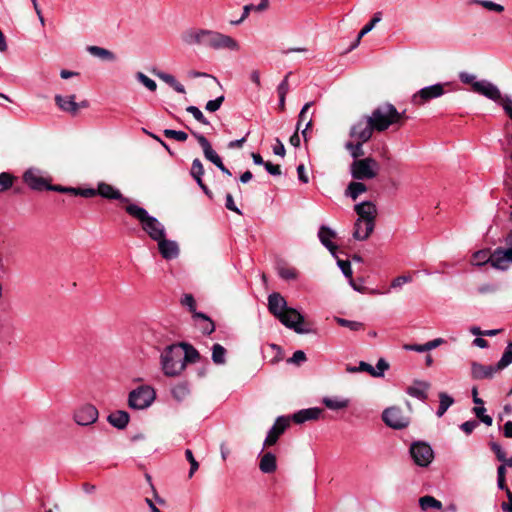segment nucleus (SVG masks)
Instances as JSON below:
<instances>
[{
	"label": "nucleus",
	"mask_w": 512,
	"mask_h": 512,
	"mask_svg": "<svg viewBox=\"0 0 512 512\" xmlns=\"http://www.w3.org/2000/svg\"><path fill=\"white\" fill-rule=\"evenodd\" d=\"M181 40L186 45H203L214 50L238 51L239 43L231 36L217 31L190 28L181 34Z\"/></svg>",
	"instance_id": "obj_1"
},
{
	"label": "nucleus",
	"mask_w": 512,
	"mask_h": 512,
	"mask_svg": "<svg viewBox=\"0 0 512 512\" xmlns=\"http://www.w3.org/2000/svg\"><path fill=\"white\" fill-rule=\"evenodd\" d=\"M268 310L285 327L293 329L296 333H307L303 328L304 316L296 309L288 307L285 298L278 292L268 296Z\"/></svg>",
	"instance_id": "obj_2"
},
{
	"label": "nucleus",
	"mask_w": 512,
	"mask_h": 512,
	"mask_svg": "<svg viewBox=\"0 0 512 512\" xmlns=\"http://www.w3.org/2000/svg\"><path fill=\"white\" fill-rule=\"evenodd\" d=\"M369 116L374 124V128H376V132L386 131L391 126L398 129L404 125L408 118L405 111L399 112L391 103L379 105Z\"/></svg>",
	"instance_id": "obj_3"
},
{
	"label": "nucleus",
	"mask_w": 512,
	"mask_h": 512,
	"mask_svg": "<svg viewBox=\"0 0 512 512\" xmlns=\"http://www.w3.org/2000/svg\"><path fill=\"white\" fill-rule=\"evenodd\" d=\"M354 209L358 215V219L354 225L353 237L356 240L363 241L366 240L374 230L377 208L374 203L365 201L356 204Z\"/></svg>",
	"instance_id": "obj_4"
},
{
	"label": "nucleus",
	"mask_w": 512,
	"mask_h": 512,
	"mask_svg": "<svg viewBox=\"0 0 512 512\" xmlns=\"http://www.w3.org/2000/svg\"><path fill=\"white\" fill-rule=\"evenodd\" d=\"M126 212L137 219L142 230L154 241L160 240L166 236L164 225L156 218L149 215L148 211L136 204H128L125 207Z\"/></svg>",
	"instance_id": "obj_5"
},
{
	"label": "nucleus",
	"mask_w": 512,
	"mask_h": 512,
	"mask_svg": "<svg viewBox=\"0 0 512 512\" xmlns=\"http://www.w3.org/2000/svg\"><path fill=\"white\" fill-rule=\"evenodd\" d=\"M182 354H184L183 348L179 344L169 345L163 350L160 361L166 376L174 377L184 370Z\"/></svg>",
	"instance_id": "obj_6"
},
{
	"label": "nucleus",
	"mask_w": 512,
	"mask_h": 512,
	"mask_svg": "<svg viewBox=\"0 0 512 512\" xmlns=\"http://www.w3.org/2000/svg\"><path fill=\"white\" fill-rule=\"evenodd\" d=\"M379 163L372 157L354 160L350 166L351 176L356 180L373 179L378 175Z\"/></svg>",
	"instance_id": "obj_7"
},
{
	"label": "nucleus",
	"mask_w": 512,
	"mask_h": 512,
	"mask_svg": "<svg viewBox=\"0 0 512 512\" xmlns=\"http://www.w3.org/2000/svg\"><path fill=\"white\" fill-rule=\"evenodd\" d=\"M155 398L156 392L151 386L141 385L129 393L128 406L135 410L146 409L154 402Z\"/></svg>",
	"instance_id": "obj_8"
},
{
	"label": "nucleus",
	"mask_w": 512,
	"mask_h": 512,
	"mask_svg": "<svg viewBox=\"0 0 512 512\" xmlns=\"http://www.w3.org/2000/svg\"><path fill=\"white\" fill-rule=\"evenodd\" d=\"M374 131H376V128H374V124L370 116L365 115L351 126L349 136L354 140L368 142Z\"/></svg>",
	"instance_id": "obj_9"
},
{
	"label": "nucleus",
	"mask_w": 512,
	"mask_h": 512,
	"mask_svg": "<svg viewBox=\"0 0 512 512\" xmlns=\"http://www.w3.org/2000/svg\"><path fill=\"white\" fill-rule=\"evenodd\" d=\"M24 183L32 190H46L51 179L46 173L38 168H29L23 174Z\"/></svg>",
	"instance_id": "obj_10"
},
{
	"label": "nucleus",
	"mask_w": 512,
	"mask_h": 512,
	"mask_svg": "<svg viewBox=\"0 0 512 512\" xmlns=\"http://www.w3.org/2000/svg\"><path fill=\"white\" fill-rule=\"evenodd\" d=\"M385 424L393 429H403L409 425L410 419L399 407L385 409L382 414Z\"/></svg>",
	"instance_id": "obj_11"
},
{
	"label": "nucleus",
	"mask_w": 512,
	"mask_h": 512,
	"mask_svg": "<svg viewBox=\"0 0 512 512\" xmlns=\"http://www.w3.org/2000/svg\"><path fill=\"white\" fill-rule=\"evenodd\" d=\"M410 454L415 464L421 467H427L434 458L432 448L425 442L413 443L410 447Z\"/></svg>",
	"instance_id": "obj_12"
},
{
	"label": "nucleus",
	"mask_w": 512,
	"mask_h": 512,
	"mask_svg": "<svg viewBox=\"0 0 512 512\" xmlns=\"http://www.w3.org/2000/svg\"><path fill=\"white\" fill-rule=\"evenodd\" d=\"M444 87L445 84L441 83L424 87L412 96L411 102L416 106H421L432 99L439 98L445 93Z\"/></svg>",
	"instance_id": "obj_13"
},
{
	"label": "nucleus",
	"mask_w": 512,
	"mask_h": 512,
	"mask_svg": "<svg viewBox=\"0 0 512 512\" xmlns=\"http://www.w3.org/2000/svg\"><path fill=\"white\" fill-rule=\"evenodd\" d=\"M290 424V419L285 416H279L274 425L268 431V434L264 440V447H269L277 443L279 437L285 432Z\"/></svg>",
	"instance_id": "obj_14"
},
{
	"label": "nucleus",
	"mask_w": 512,
	"mask_h": 512,
	"mask_svg": "<svg viewBox=\"0 0 512 512\" xmlns=\"http://www.w3.org/2000/svg\"><path fill=\"white\" fill-rule=\"evenodd\" d=\"M98 419V410L91 404H85L74 412V420L78 425L88 426Z\"/></svg>",
	"instance_id": "obj_15"
},
{
	"label": "nucleus",
	"mask_w": 512,
	"mask_h": 512,
	"mask_svg": "<svg viewBox=\"0 0 512 512\" xmlns=\"http://www.w3.org/2000/svg\"><path fill=\"white\" fill-rule=\"evenodd\" d=\"M489 259L492 267L506 270L512 264V250L498 247L489 255Z\"/></svg>",
	"instance_id": "obj_16"
},
{
	"label": "nucleus",
	"mask_w": 512,
	"mask_h": 512,
	"mask_svg": "<svg viewBox=\"0 0 512 512\" xmlns=\"http://www.w3.org/2000/svg\"><path fill=\"white\" fill-rule=\"evenodd\" d=\"M473 92L495 102L500 101L502 96L498 87L487 80H479L477 83H475Z\"/></svg>",
	"instance_id": "obj_17"
},
{
	"label": "nucleus",
	"mask_w": 512,
	"mask_h": 512,
	"mask_svg": "<svg viewBox=\"0 0 512 512\" xmlns=\"http://www.w3.org/2000/svg\"><path fill=\"white\" fill-rule=\"evenodd\" d=\"M498 371L496 365H483L478 362L471 364V376L475 380L491 379Z\"/></svg>",
	"instance_id": "obj_18"
},
{
	"label": "nucleus",
	"mask_w": 512,
	"mask_h": 512,
	"mask_svg": "<svg viewBox=\"0 0 512 512\" xmlns=\"http://www.w3.org/2000/svg\"><path fill=\"white\" fill-rule=\"evenodd\" d=\"M191 133L196 138L199 145L203 149V153H204V156L206 157V159L211 161L214 165H216V163L221 164L222 159L213 150V148H212L210 142L207 140V138L205 136H203L202 134H199L195 131H191Z\"/></svg>",
	"instance_id": "obj_19"
},
{
	"label": "nucleus",
	"mask_w": 512,
	"mask_h": 512,
	"mask_svg": "<svg viewBox=\"0 0 512 512\" xmlns=\"http://www.w3.org/2000/svg\"><path fill=\"white\" fill-rule=\"evenodd\" d=\"M156 242L158 243L159 252L164 259L171 260L179 255V247L175 241L167 240L163 237Z\"/></svg>",
	"instance_id": "obj_20"
},
{
	"label": "nucleus",
	"mask_w": 512,
	"mask_h": 512,
	"mask_svg": "<svg viewBox=\"0 0 512 512\" xmlns=\"http://www.w3.org/2000/svg\"><path fill=\"white\" fill-rule=\"evenodd\" d=\"M98 195L109 200H119L128 203L129 199L124 197L121 192L112 185L100 182L97 186Z\"/></svg>",
	"instance_id": "obj_21"
},
{
	"label": "nucleus",
	"mask_w": 512,
	"mask_h": 512,
	"mask_svg": "<svg viewBox=\"0 0 512 512\" xmlns=\"http://www.w3.org/2000/svg\"><path fill=\"white\" fill-rule=\"evenodd\" d=\"M322 412H323V410L318 407L302 409L293 414L292 420L297 424H302L309 420L319 419Z\"/></svg>",
	"instance_id": "obj_22"
},
{
	"label": "nucleus",
	"mask_w": 512,
	"mask_h": 512,
	"mask_svg": "<svg viewBox=\"0 0 512 512\" xmlns=\"http://www.w3.org/2000/svg\"><path fill=\"white\" fill-rule=\"evenodd\" d=\"M429 388L430 384L428 382L415 380L413 384L406 389V393L411 397L424 401L428 397L427 391Z\"/></svg>",
	"instance_id": "obj_23"
},
{
	"label": "nucleus",
	"mask_w": 512,
	"mask_h": 512,
	"mask_svg": "<svg viewBox=\"0 0 512 512\" xmlns=\"http://www.w3.org/2000/svg\"><path fill=\"white\" fill-rule=\"evenodd\" d=\"M320 242L334 255L337 246L332 242L336 237V233L327 226L322 225L318 232Z\"/></svg>",
	"instance_id": "obj_24"
},
{
	"label": "nucleus",
	"mask_w": 512,
	"mask_h": 512,
	"mask_svg": "<svg viewBox=\"0 0 512 512\" xmlns=\"http://www.w3.org/2000/svg\"><path fill=\"white\" fill-rule=\"evenodd\" d=\"M55 102L61 110L68 112L72 115H76L79 110V105H78V103L75 102L74 95H71L68 97L56 95Z\"/></svg>",
	"instance_id": "obj_25"
},
{
	"label": "nucleus",
	"mask_w": 512,
	"mask_h": 512,
	"mask_svg": "<svg viewBox=\"0 0 512 512\" xmlns=\"http://www.w3.org/2000/svg\"><path fill=\"white\" fill-rule=\"evenodd\" d=\"M193 320L203 334H211L215 330L214 322L204 313L194 312Z\"/></svg>",
	"instance_id": "obj_26"
},
{
	"label": "nucleus",
	"mask_w": 512,
	"mask_h": 512,
	"mask_svg": "<svg viewBox=\"0 0 512 512\" xmlns=\"http://www.w3.org/2000/svg\"><path fill=\"white\" fill-rule=\"evenodd\" d=\"M107 420L112 426L118 429H124L129 422V414L126 411L117 410L112 412Z\"/></svg>",
	"instance_id": "obj_27"
},
{
	"label": "nucleus",
	"mask_w": 512,
	"mask_h": 512,
	"mask_svg": "<svg viewBox=\"0 0 512 512\" xmlns=\"http://www.w3.org/2000/svg\"><path fill=\"white\" fill-rule=\"evenodd\" d=\"M276 468V456L273 453L267 452L261 456L259 462V469L263 473H273L276 470Z\"/></svg>",
	"instance_id": "obj_28"
},
{
	"label": "nucleus",
	"mask_w": 512,
	"mask_h": 512,
	"mask_svg": "<svg viewBox=\"0 0 512 512\" xmlns=\"http://www.w3.org/2000/svg\"><path fill=\"white\" fill-rule=\"evenodd\" d=\"M154 74L160 80L164 81L166 84H168L170 87H172L176 92L182 93V94H184L186 92L185 87L181 83H179L173 75L162 72V71H154Z\"/></svg>",
	"instance_id": "obj_29"
},
{
	"label": "nucleus",
	"mask_w": 512,
	"mask_h": 512,
	"mask_svg": "<svg viewBox=\"0 0 512 512\" xmlns=\"http://www.w3.org/2000/svg\"><path fill=\"white\" fill-rule=\"evenodd\" d=\"M322 403L330 410H341L349 406V400L341 397H324Z\"/></svg>",
	"instance_id": "obj_30"
},
{
	"label": "nucleus",
	"mask_w": 512,
	"mask_h": 512,
	"mask_svg": "<svg viewBox=\"0 0 512 512\" xmlns=\"http://www.w3.org/2000/svg\"><path fill=\"white\" fill-rule=\"evenodd\" d=\"M182 348L184 354H182V360L184 363V368L187 363H195L198 361L200 355L198 351L191 345L187 343H178Z\"/></svg>",
	"instance_id": "obj_31"
},
{
	"label": "nucleus",
	"mask_w": 512,
	"mask_h": 512,
	"mask_svg": "<svg viewBox=\"0 0 512 512\" xmlns=\"http://www.w3.org/2000/svg\"><path fill=\"white\" fill-rule=\"evenodd\" d=\"M366 191L367 186L364 183L359 181H353L349 183L346 190V195L351 197L353 200H356L360 194Z\"/></svg>",
	"instance_id": "obj_32"
},
{
	"label": "nucleus",
	"mask_w": 512,
	"mask_h": 512,
	"mask_svg": "<svg viewBox=\"0 0 512 512\" xmlns=\"http://www.w3.org/2000/svg\"><path fill=\"white\" fill-rule=\"evenodd\" d=\"M364 143L365 142L355 140V142L348 141L345 144V148L350 152V154L354 158V160H360L359 158L364 155V150H363Z\"/></svg>",
	"instance_id": "obj_33"
},
{
	"label": "nucleus",
	"mask_w": 512,
	"mask_h": 512,
	"mask_svg": "<svg viewBox=\"0 0 512 512\" xmlns=\"http://www.w3.org/2000/svg\"><path fill=\"white\" fill-rule=\"evenodd\" d=\"M453 403L454 400L451 396H449L445 392L439 393V407L436 412V415L438 417H442Z\"/></svg>",
	"instance_id": "obj_34"
},
{
	"label": "nucleus",
	"mask_w": 512,
	"mask_h": 512,
	"mask_svg": "<svg viewBox=\"0 0 512 512\" xmlns=\"http://www.w3.org/2000/svg\"><path fill=\"white\" fill-rule=\"evenodd\" d=\"M88 51L91 55L103 60L114 61L116 58L113 52L99 46H89Z\"/></svg>",
	"instance_id": "obj_35"
},
{
	"label": "nucleus",
	"mask_w": 512,
	"mask_h": 512,
	"mask_svg": "<svg viewBox=\"0 0 512 512\" xmlns=\"http://www.w3.org/2000/svg\"><path fill=\"white\" fill-rule=\"evenodd\" d=\"M470 3L480 5L483 8H485L486 10L492 11L495 13H502L504 11L503 5L495 3L490 0H471Z\"/></svg>",
	"instance_id": "obj_36"
},
{
	"label": "nucleus",
	"mask_w": 512,
	"mask_h": 512,
	"mask_svg": "<svg viewBox=\"0 0 512 512\" xmlns=\"http://www.w3.org/2000/svg\"><path fill=\"white\" fill-rule=\"evenodd\" d=\"M419 505L423 510H427L430 508L439 510L442 508V503L439 500H437L434 497L429 496V495L421 497L419 499Z\"/></svg>",
	"instance_id": "obj_37"
},
{
	"label": "nucleus",
	"mask_w": 512,
	"mask_h": 512,
	"mask_svg": "<svg viewBox=\"0 0 512 512\" xmlns=\"http://www.w3.org/2000/svg\"><path fill=\"white\" fill-rule=\"evenodd\" d=\"M226 349L220 344H214L212 347V360L215 364L222 365L226 362Z\"/></svg>",
	"instance_id": "obj_38"
},
{
	"label": "nucleus",
	"mask_w": 512,
	"mask_h": 512,
	"mask_svg": "<svg viewBox=\"0 0 512 512\" xmlns=\"http://www.w3.org/2000/svg\"><path fill=\"white\" fill-rule=\"evenodd\" d=\"M136 79L141 83L143 84L148 90L154 92L156 91L157 89V84L156 82L149 78L148 76H146L144 73L142 72H137L136 73Z\"/></svg>",
	"instance_id": "obj_39"
},
{
	"label": "nucleus",
	"mask_w": 512,
	"mask_h": 512,
	"mask_svg": "<svg viewBox=\"0 0 512 512\" xmlns=\"http://www.w3.org/2000/svg\"><path fill=\"white\" fill-rule=\"evenodd\" d=\"M14 176L8 172L0 173V192L10 189L14 182Z\"/></svg>",
	"instance_id": "obj_40"
},
{
	"label": "nucleus",
	"mask_w": 512,
	"mask_h": 512,
	"mask_svg": "<svg viewBox=\"0 0 512 512\" xmlns=\"http://www.w3.org/2000/svg\"><path fill=\"white\" fill-rule=\"evenodd\" d=\"M190 174L195 179V181H198V179H202V176L204 175V168L201 161L198 158L193 160Z\"/></svg>",
	"instance_id": "obj_41"
},
{
	"label": "nucleus",
	"mask_w": 512,
	"mask_h": 512,
	"mask_svg": "<svg viewBox=\"0 0 512 512\" xmlns=\"http://www.w3.org/2000/svg\"><path fill=\"white\" fill-rule=\"evenodd\" d=\"M186 111L188 113H190L199 123H201L203 125H209L210 124L208 119L204 116V114L202 113V111L198 107H196V106H188L186 108Z\"/></svg>",
	"instance_id": "obj_42"
},
{
	"label": "nucleus",
	"mask_w": 512,
	"mask_h": 512,
	"mask_svg": "<svg viewBox=\"0 0 512 512\" xmlns=\"http://www.w3.org/2000/svg\"><path fill=\"white\" fill-rule=\"evenodd\" d=\"M473 411L476 417L480 419V421H482L484 424H486L487 426L492 425L493 419L491 416L486 414V409L484 408V406H476L474 407Z\"/></svg>",
	"instance_id": "obj_43"
},
{
	"label": "nucleus",
	"mask_w": 512,
	"mask_h": 512,
	"mask_svg": "<svg viewBox=\"0 0 512 512\" xmlns=\"http://www.w3.org/2000/svg\"><path fill=\"white\" fill-rule=\"evenodd\" d=\"M163 133L166 138L174 139L179 142H184L188 138L187 133L184 131L165 129Z\"/></svg>",
	"instance_id": "obj_44"
},
{
	"label": "nucleus",
	"mask_w": 512,
	"mask_h": 512,
	"mask_svg": "<svg viewBox=\"0 0 512 512\" xmlns=\"http://www.w3.org/2000/svg\"><path fill=\"white\" fill-rule=\"evenodd\" d=\"M336 322L340 326L347 327V328H349L352 331H358V330H361L363 328V324L361 322H358V321H351V320H347V319H344V318L337 317L336 318Z\"/></svg>",
	"instance_id": "obj_45"
},
{
	"label": "nucleus",
	"mask_w": 512,
	"mask_h": 512,
	"mask_svg": "<svg viewBox=\"0 0 512 512\" xmlns=\"http://www.w3.org/2000/svg\"><path fill=\"white\" fill-rule=\"evenodd\" d=\"M278 275L285 280H295L298 276V272L291 267H280L278 269Z\"/></svg>",
	"instance_id": "obj_46"
},
{
	"label": "nucleus",
	"mask_w": 512,
	"mask_h": 512,
	"mask_svg": "<svg viewBox=\"0 0 512 512\" xmlns=\"http://www.w3.org/2000/svg\"><path fill=\"white\" fill-rule=\"evenodd\" d=\"M189 393V389L185 384H179L173 387L172 395L178 401L184 399Z\"/></svg>",
	"instance_id": "obj_47"
},
{
	"label": "nucleus",
	"mask_w": 512,
	"mask_h": 512,
	"mask_svg": "<svg viewBox=\"0 0 512 512\" xmlns=\"http://www.w3.org/2000/svg\"><path fill=\"white\" fill-rule=\"evenodd\" d=\"M185 457L187 461L190 463L189 478H191L194 475V473L198 470L199 464L196 461L193 452L190 449H187L185 451Z\"/></svg>",
	"instance_id": "obj_48"
},
{
	"label": "nucleus",
	"mask_w": 512,
	"mask_h": 512,
	"mask_svg": "<svg viewBox=\"0 0 512 512\" xmlns=\"http://www.w3.org/2000/svg\"><path fill=\"white\" fill-rule=\"evenodd\" d=\"M511 363H512V351L506 348V350L504 351L501 359L496 364V366L500 371V370L506 368Z\"/></svg>",
	"instance_id": "obj_49"
},
{
	"label": "nucleus",
	"mask_w": 512,
	"mask_h": 512,
	"mask_svg": "<svg viewBox=\"0 0 512 512\" xmlns=\"http://www.w3.org/2000/svg\"><path fill=\"white\" fill-rule=\"evenodd\" d=\"M224 96L221 95L219 97H217L216 99L214 100H210L206 103L205 105V109L208 111V112H216L222 105L223 101H224Z\"/></svg>",
	"instance_id": "obj_50"
},
{
	"label": "nucleus",
	"mask_w": 512,
	"mask_h": 512,
	"mask_svg": "<svg viewBox=\"0 0 512 512\" xmlns=\"http://www.w3.org/2000/svg\"><path fill=\"white\" fill-rule=\"evenodd\" d=\"M498 104H500L505 113L510 117V119L512 120V99L509 97V96H501V99L500 101L497 102Z\"/></svg>",
	"instance_id": "obj_51"
},
{
	"label": "nucleus",
	"mask_w": 512,
	"mask_h": 512,
	"mask_svg": "<svg viewBox=\"0 0 512 512\" xmlns=\"http://www.w3.org/2000/svg\"><path fill=\"white\" fill-rule=\"evenodd\" d=\"M73 195H76V196L79 195V196H82L85 198H91V197L98 195V192H97V189H93V188H85V189L74 188Z\"/></svg>",
	"instance_id": "obj_52"
},
{
	"label": "nucleus",
	"mask_w": 512,
	"mask_h": 512,
	"mask_svg": "<svg viewBox=\"0 0 512 512\" xmlns=\"http://www.w3.org/2000/svg\"><path fill=\"white\" fill-rule=\"evenodd\" d=\"M181 304L188 307L189 311L192 313V316L194 315V312H197L196 303L194 297L191 294H185L181 299Z\"/></svg>",
	"instance_id": "obj_53"
},
{
	"label": "nucleus",
	"mask_w": 512,
	"mask_h": 512,
	"mask_svg": "<svg viewBox=\"0 0 512 512\" xmlns=\"http://www.w3.org/2000/svg\"><path fill=\"white\" fill-rule=\"evenodd\" d=\"M490 254L491 253H489V251L481 250V251L476 252L473 255V258L476 261L477 265H482V264H485L487 262L490 263V259H489V255Z\"/></svg>",
	"instance_id": "obj_54"
},
{
	"label": "nucleus",
	"mask_w": 512,
	"mask_h": 512,
	"mask_svg": "<svg viewBox=\"0 0 512 512\" xmlns=\"http://www.w3.org/2000/svg\"><path fill=\"white\" fill-rule=\"evenodd\" d=\"M491 450L495 453L497 459L501 462L506 461V452L503 450V448L496 442L490 443Z\"/></svg>",
	"instance_id": "obj_55"
},
{
	"label": "nucleus",
	"mask_w": 512,
	"mask_h": 512,
	"mask_svg": "<svg viewBox=\"0 0 512 512\" xmlns=\"http://www.w3.org/2000/svg\"><path fill=\"white\" fill-rule=\"evenodd\" d=\"M459 78H460L462 83L470 84L471 87H472V91H474V84L479 81V80H476V76L475 75L469 74L467 72L460 73Z\"/></svg>",
	"instance_id": "obj_56"
},
{
	"label": "nucleus",
	"mask_w": 512,
	"mask_h": 512,
	"mask_svg": "<svg viewBox=\"0 0 512 512\" xmlns=\"http://www.w3.org/2000/svg\"><path fill=\"white\" fill-rule=\"evenodd\" d=\"M389 368V364L384 360V359H379L377 364H376V368H375V372H374V377H381L384 375V372Z\"/></svg>",
	"instance_id": "obj_57"
},
{
	"label": "nucleus",
	"mask_w": 512,
	"mask_h": 512,
	"mask_svg": "<svg viewBox=\"0 0 512 512\" xmlns=\"http://www.w3.org/2000/svg\"><path fill=\"white\" fill-rule=\"evenodd\" d=\"M306 361V355L302 350H297L293 353V356L288 360L289 363L300 365Z\"/></svg>",
	"instance_id": "obj_58"
},
{
	"label": "nucleus",
	"mask_w": 512,
	"mask_h": 512,
	"mask_svg": "<svg viewBox=\"0 0 512 512\" xmlns=\"http://www.w3.org/2000/svg\"><path fill=\"white\" fill-rule=\"evenodd\" d=\"M411 281H412L411 276H406V275L398 276L391 282V288H400L405 283H409Z\"/></svg>",
	"instance_id": "obj_59"
},
{
	"label": "nucleus",
	"mask_w": 512,
	"mask_h": 512,
	"mask_svg": "<svg viewBox=\"0 0 512 512\" xmlns=\"http://www.w3.org/2000/svg\"><path fill=\"white\" fill-rule=\"evenodd\" d=\"M225 207L239 215L242 214L241 210L235 205L233 196L230 193L226 195Z\"/></svg>",
	"instance_id": "obj_60"
},
{
	"label": "nucleus",
	"mask_w": 512,
	"mask_h": 512,
	"mask_svg": "<svg viewBox=\"0 0 512 512\" xmlns=\"http://www.w3.org/2000/svg\"><path fill=\"white\" fill-rule=\"evenodd\" d=\"M338 266L340 267L341 271L343 272V274L346 277H348V278L352 277V269H351V264L349 261L339 260Z\"/></svg>",
	"instance_id": "obj_61"
},
{
	"label": "nucleus",
	"mask_w": 512,
	"mask_h": 512,
	"mask_svg": "<svg viewBox=\"0 0 512 512\" xmlns=\"http://www.w3.org/2000/svg\"><path fill=\"white\" fill-rule=\"evenodd\" d=\"M478 426V422L476 420L466 421L464 422L460 428L466 434H471L473 430Z\"/></svg>",
	"instance_id": "obj_62"
},
{
	"label": "nucleus",
	"mask_w": 512,
	"mask_h": 512,
	"mask_svg": "<svg viewBox=\"0 0 512 512\" xmlns=\"http://www.w3.org/2000/svg\"><path fill=\"white\" fill-rule=\"evenodd\" d=\"M266 171L271 174V175H274V176H278L281 174V169H280V166L279 165H275L269 161H267L264 165Z\"/></svg>",
	"instance_id": "obj_63"
},
{
	"label": "nucleus",
	"mask_w": 512,
	"mask_h": 512,
	"mask_svg": "<svg viewBox=\"0 0 512 512\" xmlns=\"http://www.w3.org/2000/svg\"><path fill=\"white\" fill-rule=\"evenodd\" d=\"M507 498H508V503L506 502H503L501 504V509L504 511V512H512V492L511 491H508V493L506 494Z\"/></svg>",
	"instance_id": "obj_64"
}]
</instances>
